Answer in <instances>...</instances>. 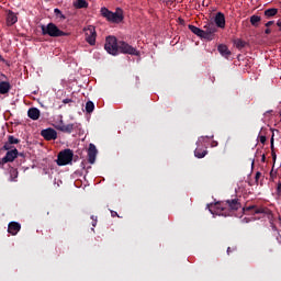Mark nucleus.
<instances>
[{
    "mask_svg": "<svg viewBox=\"0 0 281 281\" xmlns=\"http://www.w3.org/2000/svg\"><path fill=\"white\" fill-rule=\"evenodd\" d=\"M80 125L78 123H70V124H61L57 127L58 131H61V133H74L79 128Z\"/></svg>",
    "mask_w": 281,
    "mask_h": 281,
    "instance_id": "11",
    "label": "nucleus"
},
{
    "mask_svg": "<svg viewBox=\"0 0 281 281\" xmlns=\"http://www.w3.org/2000/svg\"><path fill=\"white\" fill-rule=\"evenodd\" d=\"M54 14L58 18V19H65V15L63 14V12L59 9H54Z\"/></svg>",
    "mask_w": 281,
    "mask_h": 281,
    "instance_id": "28",
    "label": "nucleus"
},
{
    "mask_svg": "<svg viewBox=\"0 0 281 281\" xmlns=\"http://www.w3.org/2000/svg\"><path fill=\"white\" fill-rule=\"evenodd\" d=\"M205 38H207L209 34H214L216 32V26L214 23H206L204 25Z\"/></svg>",
    "mask_w": 281,
    "mask_h": 281,
    "instance_id": "20",
    "label": "nucleus"
},
{
    "mask_svg": "<svg viewBox=\"0 0 281 281\" xmlns=\"http://www.w3.org/2000/svg\"><path fill=\"white\" fill-rule=\"evenodd\" d=\"M111 215H112L113 217H115V216H117V212L111 211Z\"/></svg>",
    "mask_w": 281,
    "mask_h": 281,
    "instance_id": "36",
    "label": "nucleus"
},
{
    "mask_svg": "<svg viewBox=\"0 0 281 281\" xmlns=\"http://www.w3.org/2000/svg\"><path fill=\"white\" fill-rule=\"evenodd\" d=\"M10 89H12V86L8 81L0 82V94L1 95H5V93H10Z\"/></svg>",
    "mask_w": 281,
    "mask_h": 281,
    "instance_id": "17",
    "label": "nucleus"
},
{
    "mask_svg": "<svg viewBox=\"0 0 281 281\" xmlns=\"http://www.w3.org/2000/svg\"><path fill=\"white\" fill-rule=\"evenodd\" d=\"M94 109H95V104H93V101H88L86 103V111L88 113H93Z\"/></svg>",
    "mask_w": 281,
    "mask_h": 281,
    "instance_id": "25",
    "label": "nucleus"
},
{
    "mask_svg": "<svg viewBox=\"0 0 281 281\" xmlns=\"http://www.w3.org/2000/svg\"><path fill=\"white\" fill-rule=\"evenodd\" d=\"M27 115L31 120H38V117H41V110L36 108H31L27 111Z\"/></svg>",
    "mask_w": 281,
    "mask_h": 281,
    "instance_id": "18",
    "label": "nucleus"
},
{
    "mask_svg": "<svg viewBox=\"0 0 281 281\" xmlns=\"http://www.w3.org/2000/svg\"><path fill=\"white\" fill-rule=\"evenodd\" d=\"M41 135L47 142H52V139H56L58 137V133L54 128L43 130Z\"/></svg>",
    "mask_w": 281,
    "mask_h": 281,
    "instance_id": "10",
    "label": "nucleus"
},
{
    "mask_svg": "<svg viewBox=\"0 0 281 281\" xmlns=\"http://www.w3.org/2000/svg\"><path fill=\"white\" fill-rule=\"evenodd\" d=\"M95 157H98V149L95 145L90 144L88 148V161L89 164H95Z\"/></svg>",
    "mask_w": 281,
    "mask_h": 281,
    "instance_id": "12",
    "label": "nucleus"
},
{
    "mask_svg": "<svg viewBox=\"0 0 281 281\" xmlns=\"http://www.w3.org/2000/svg\"><path fill=\"white\" fill-rule=\"evenodd\" d=\"M265 140H266V138H265V136H262L261 137V143L265 144Z\"/></svg>",
    "mask_w": 281,
    "mask_h": 281,
    "instance_id": "38",
    "label": "nucleus"
},
{
    "mask_svg": "<svg viewBox=\"0 0 281 281\" xmlns=\"http://www.w3.org/2000/svg\"><path fill=\"white\" fill-rule=\"evenodd\" d=\"M277 25L279 27V31L281 32V19L277 21Z\"/></svg>",
    "mask_w": 281,
    "mask_h": 281,
    "instance_id": "34",
    "label": "nucleus"
},
{
    "mask_svg": "<svg viewBox=\"0 0 281 281\" xmlns=\"http://www.w3.org/2000/svg\"><path fill=\"white\" fill-rule=\"evenodd\" d=\"M277 192H278L279 194H281V182L278 183Z\"/></svg>",
    "mask_w": 281,
    "mask_h": 281,
    "instance_id": "32",
    "label": "nucleus"
},
{
    "mask_svg": "<svg viewBox=\"0 0 281 281\" xmlns=\"http://www.w3.org/2000/svg\"><path fill=\"white\" fill-rule=\"evenodd\" d=\"M19 21V16H16V13H14L11 10L7 11V25L10 27L14 25Z\"/></svg>",
    "mask_w": 281,
    "mask_h": 281,
    "instance_id": "15",
    "label": "nucleus"
},
{
    "mask_svg": "<svg viewBox=\"0 0 281 281\" xmlns=\"http://www.w3.org/2000/svg\"><path fill=\"white\" fill-rule=\"evenodd\" d=\"M93 223L92 226L95 227L97 223H98V218L95 216H91Z\"/></svg>",
    "mask_w": 281,
    "mask_h": 281,
    "instance_id": "30",
    "label": "nucleus"
},
{
    "mask_svg": "<svg viewBox=\"0 0 281 281\" xmlns=\"http://www.w3.org/2000/svg\"><path fill=\"white\" fill-rule=\"evenodd\" d=\"M217 50L220 52L221 56H224L225 58H228V56H232V52H229V48H227V45L221 44L217 47Z\"/></svg>",
    "mask_w": 281,
    "mask_h": 281,
    "instance_id": "19",
    "label": "nucleus"
},
{
    "mask_svg": "<svg viewBox=\"0 0 281 281\" xmlns=\"http://www.w3.org/2000/svg\"><path fill=\"white\" fill-rule=\"evenodd\" d=\"M214 22L217 27L225 30V14H223V12H217L215 14Z\"/></svg>",
    "mask_w": 281,
    "mask_h": 281,
    "instance_id": "14",
    "label": "nucleus"
},
{
    "mask_svg": "<svg viewBox=\"0 0 281 281\" xmlns=\"http://www.w3.org/2000/svg\"><path fill=\"white\" fill-rule=\"evenodd\" d=\"M276 14H278V9L276 8L267 9L265 11V16H267V19H271V16H276Z\"/></svg>",
    "mask_w": 281,
    "mask_h": 281,
    "instance_id": "24",
    "label": "nucleus"
},
{
    "mask_svg": "<svg viewBox=\"0 0 281 281\" xmlns=\"http://www.w3.org/2000/svg\"><path fill=\"white\" fill-rule=\"evenodd\" d=\"M231 251H232V248L228 247V248H227V254H231Z\"/></svg>",
    "mask_w": 281,
    "mask_h": 281,
    "instance_id": "39",
    "label": "nucleus"
},
{
    "mask_svg": "<svg viewBox=\"0 0 281 281\" xmlns=\"http://www.w3.org/2000/svg\"><path fill=\"white\" fill-rule=\"evenodd\" d=\"M74 161V151L71 149H65L57 156V166H68Z\"/></svg>",
    "mask_w": 281,
    "mask_h": 281,
    "instance_id": "4",
    "label": "nucleus"
},
{
    "mask_svg": "<svg viewBox=\"0 0 281 281\" xmlns=\"http://www.w3.org/2000/svg\"><path fill=\"white\" fill-rule=\"evenodd\" d=\"M226 205L229 207V210H240V202L238 200H227Z\"/></svg>",
    "mask_w": 281,
    "mask_h": 281,
    "instance_id": "21",
    "label": "nucleus"
},
{
    "mask_svg": "<svg viewBox=\"0 0 281 281\" xmlns=\"http://www.w3.org/2000/svg\"><path fill=\"white\" fill-rule=\"evenodd\" d=\"M101 14L106 19V21H110V23H122V21H124V13L122 9H116L115 12H111L106 8H101Z\"/></svg>",
    "mask_w": 281,
    "mask_h": 281,
    "instance_id": "1",
    "label": "nucleus"
},
{
    "mask_svg": "<svg viewBox=\"0 0 281 281\" xmlns=\"http://www.w3.org/2000/svg\"><path fill=\"white\" fill-rule=\"evenodd\" d=\"M8 142L12 145V144H19L20 140H19V138L10 135V136H8Z\"/></svg>",
    "mask_w": 281,
    "mask_h": 281,
    "instance_id": "27",
    "label": "nucleus"
},
{
    "mask_svg": "<svg viewBox=\"0 0 281 281\" xmlns=\"http://www.w3.org/2000/svg\"><path fill=\"white\" fill-rule=\"evenodd\" d=\"M271 33V29H266L265 34H270Z\"/></svg>",
    "mask_w": 281,
    "mask_h": 281,
    "instance_id": "37",
    "label": "nucleus"
},
{
    "mask_svg": "<svg viewBox=\"0 0 281 281\" xmlns=\"http://www.w3.org/2000/svg\"><path fill=\"white\" fill-rule=\"evenodd\" d=\"M189 30L193 34H195V36H199L200 38H205V35H206L205 31H203V30H201V29H199V27H196L194 25H189Z\"/></svg>",
    "mask_w": 281,
    "mask_h": 281,
    "instance_id": "16",
    "label": "nucleus"
},
{
    "mask_svg": "<svg viewBox=\"0 0 281 281\" xmlns=\"http://www.w3.org/2000/svg\"><path fill=\"white\" fill-rule=\"evenodd\" d=\"M16 157H19V150L16 148L7 151L5 156L0 160V166L14 161Z\"/></svg>",
    "mask_w": 281,
    "mask_h": 281,
    "instance_id": "9",
    "label": "nucleus"
},
{
    "mask_svg": "<svg viewBox=\"0 0 281 281\" xmlns=\"http://www.w3.org/2000/svg\"><path fill=\"white\" fill-rule=\"evenodd\" d=\"M42 34L43 36H52L53 38H58V36H67V33L63 32L54 23L42 25Z\"/></svg>",
    "mask_w": 281,
    "mask_h": 281,
    "instance_id": "2",
    "label": "nucleus"
},
{
    "mask_svg": "<svg viewBox=\"0 0 281 281\" xmlns=\"http://www.w3.org/2000/svg\"><path fill=\"white\" fill-rule=\"evenodd\" d=\"M74 5H75L78 10H80V9H82V8H89V3L87 2V0H76V1L74 2Z\"/></svg>",
    "mask_w": 281,
    "mask_h": 281,
    "instance_id": "23",
    "label": "nucleus"
},
{
    "mask_svg": "<svg viewBox=\"0 0 281 281\" xmlns=\"http://www.w3.org/2000/svg\"><path fill=\"white\" fill-rule=\"evenodd\" d=\"M237 47H245V42L238 41L237 42Z\"/></svg>",
    "mask_w": 281,
    "mask_h": 281,
    "instance_id": "31",
    "label": "nucleus"
},
{
    "mask_svg": "<svg viewBox=\"0 0 281 281\" xmlns=\"http://www.w3.org/2000/svg\"><path fill=\"white\" fill-rule=\"evenodd\" d=\"M3 150H8V151L12 150V143H10L9 140L4 143Z\"/></svg>",
    "mask_w": 281,
    "mask_h": 281,
    "instance_id": "29",
    "label": "nucleus"
},
{
    "mask_svg": "<svg viewBox=\"0 0 281 281\" xmlns=\"http://www.w3.org/2000/svg\"><path fill=\"white\" fill-rule=\"evenodd\" d=\"M164 1V3H168V0H162Z\"/></svg>",
    "mask_w": 281,
    "mask_h": 281,
    "instance_id": "40",
    "label": "nucleus"
},
{
    "mask_svg": "<svg viewBox=\"0 0 281 281\" xmlns=\"http://www.w3.org/2000/svg\"><path fill=\"white\" fill-rule=\"evenodd\" d=\"M207 139H210V136H202L198 139V147L194 150V156L198 159H203V157H205V155H207V150L200 148V144H205V142H207Z\"/></svg>",
    "mask_w": 281,
    "mask_h": 281,
    "instance_id": "7",
    "label": "nucleus"
},
{
    "mask_svg": "<svg viewBox=\"0 0 281 281\" xmlns=\"http://www.w3.org/2000/svg\"><path fill=\"white\" fill-rule=\"evenodd\" d=\"M119 52L121 54H130L131 56H139V52L126 42H119Z\"/></svg>",
    "mask_w": 281,
    "mask_h": 281,
    "instance_id": "5",
    "label": "nucleus"
},
{
    "mask_svg": "<svg viewBox=\"0 0 281 281\" xmlns=\"http://www.w3.org/2000/svg\"><path fill=\"white\" fill-rule=\"evenodd\" d=\"M250 23H251V25H258V23H260V16H258V15H252L251 18H250Z\"/></svg>",
    "mask_w": 281,
    "mask_h": 281,
    "instance_id": "26",
    "label": "nucleus"
},
{
    "mask_svg": "<svg viewBox=\"0 0 281 281\" xmlns=\"http://www.w3.org/2000/svg\"><path fill=\"white\" fill-rule=\"evenodd\" d=\"M271 25H273V21H269L266 23V27H271Z\"/></svg>",
    "mask_w": 281,
    "mask_h": 281,
    "instance_id": "33",
    "label": "nucleus"
},
{
    "mask_svg": "<svg viewBox=\"0 0 281 281\" xmlns=\"http://www.w3.org/2000/svg\"><path fill=\"white\" fill-rule=\"evenodd\" d=\"M211 214H216L217 216H231L232 214L229 213L228 210H225V207H223V204L217 203L215 205H207Z\"/></svg>",
    "mask_w": 281,
    "mask_h": 281,
    "instance_id": "6",
    "label": "nucleus"
},
{
    "mask_svg": "<svg viewBox=\"0 0 281 281\" xmlns=\"http://www.w3.org/2000/svg\"><path fill=\"white\" fill-rule=\"evenodd\" d=\"M21 232V224L19 222H11L8 226V233L11 234V236H16Z\"/></svg>",
    "mask_w": 281,
    "mask_h": 281,
    "instance_id": "13",
    "label": "nucleus"
},
{
    "mask_svg": "<svg viewBox=\"0 0 281 281\" xmlns=\"http://www.w3.org/2000/svg\"><path fill=\"white\" fill-rule=\"evenodd\" d=\"M63 102L64 104H69V102H71V99H64Z\"/></svg>",
    "mask_w": 281,
    "mask_h": 281,
    "instance_id": "35",
    "label": "nucleus"
},
{
    "mask_svg": "<svg viewBox=\"0 0 281 281\" xmlns=\"http://www.w3.org/2000/svg\"><path fill=\"white\" fill-rule=\"evenodd\" d=\"M85 34H86V41L89 43V45H95V26L93 25H88L85 29Z\"/></svg>",
    "mask_w": 281,
    "mask_h": 281,
    "instance_id": "8",
    "label": "nucleus"
},
{
    "mask_svg": "<svg viewBox=\"0 0 281 281\" xmlns=\"http://www.w3.org/2000/svg\"><path fill=\"white\" fill-rule=\"evenodd\" d=\"M247 210H252L254 214H269V210L265 207L249 206Z\"/></svg>",
    "mask_w": 281,
    "mask_h": 281,
    "instance_id": "22",
    "label": "nucleus"
},
{
    "mask_svg": "<svg viewBox=\"0 0 281 281\" xmlns=\"http://www.w3.org/2000/svg\"><path fill=\"white\" fill-rule=\"evenodd\" d=\"M104 49L112 56H117L120 49V43L115 36H108L105 40Z\"/></svg>",
    "mask_w": 281,
    "mask_h": 281,
    "instance_id": "3",
    "label": "nucleus"
}]
</instances>
